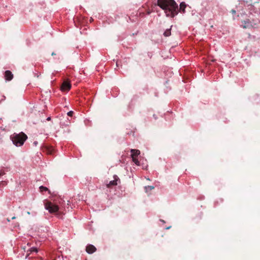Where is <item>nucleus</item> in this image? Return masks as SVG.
Instances as JSON below:
<instances>
[{
    "mask_svg": "<svg viewBox=\"0 0 260 260\" xmlns=\"http://www.w3.org/2000/svg\"><path fill=\"white\" fill-rule=\"evenodd\" d=\"M5 77L6 80L10 81L13 78V75L10 71H6L5 72Z\"/></svg>",
    "mask_w": 260,
    "mask_h": 260,
    "instance_id": "8",
    "label": "nucleus"
},
{
    "mask_svg": "<svg viewBox=\"0 0 260 260\" xmlns=\"http://www.w3.org/2000/svg\"><path fill=\"white\" fill-rule=\"evenodd\" d=\"M52 55H55V53H54V52H52V54H51Z\"/></svg>",
    "mask_w": 260,
    "mask_h": 260,
    "instance_id": "23",
    "label": "nucleus"
},
{
    "mask_svg": "<svg viewBox=\"0 0 260 260\" xmlns=\"http://www.w3.org/2000/svg\"><path fill=\"white\" fill-rule=\"evenodd\" d=\"M157 5L172 18L178 14V5L174 0H157Z\"/></svg>",
    "mask_w": 260,
    "mask_h": 260,
    "instance_id": "1",
    "label": "nucleus"
},
{
    "mask_svg": "<svg viewBox=\"0 0 260 260\" xmlns=\"http://www.w3.org/2000/svg\"><path fill=\"white\" fill-rule=\"evenodd\" d=\"M153 188H154V186H148L145 187V189H146V191L147 190V189L152 190Z\"/></svg>",
    "mask_w": 260,
    "mask_h": 260,
    "instance_id": "17",
    "label": "nucleus"
},
{
    "mask_svg": "<svg viewBox=\"0 0 260 260\" xmlns=\"http://www.w3.org/2000/svg\"><path fill=\"white\" fill-rule=\"evenodd\" d=\"M34 144H35V145H37V142H34Z\"/></svg>",
    "mask_w": 260,
    "mask_h": 260,
    "instance_id": "26",
    "label": "nucleus"
},
{
    "mask_svg": "<svg viewBox=\"0 0 260 260\" xmlns=\"http://www.w3.org/2000/svg\"><path fill=\"white\" fill-rule=\"evenodd\" d=\"M30 252H37L38 249L35 247H32V248H30Z\"/></svg>",
    "mask_w": 260,
    "mask_h": 260,
    "instance_id": "16",
    "label": "nucleus"
},
{
    "mask_svg": "<svg viewBox=\"0 0 260 260\" xmlns=\"http://www.w3.org/2000/svg\"><path fill=\"white\" fill-rule=\"evenodd\" d=\"M73 113H74L73 111H69V112L67 113V114H68V116H73Z\"/></svg>",
    "mask_w": 260,
    "mask_h": 260,
    "instance_id": "19",
    "label": "nucleus"
},
{
    "mask_svg": "<svg viewBox=\"0 0 260 260\" xmlns=\"http://www.w3.org/2000/svg\"><path fill=\"white\" fill-rule=\"evenodd\" d=\"M16 218V217L15 216H13V217H12V219H14Z\"/></svg>",
    "mask_w": 260,
    "mask_h": 260,
    "instance_id": "24",
    "label": "nucleus"
},
{
    "mask_svg": "<svg viewBox=\"0 0 260 260\" xmlns=\"http://www.w3.org/2000/svg\"><path fill=\"white\" fill-rule=\"evenodd\" d=\"M249 26V22H246L245 21H244V25H243V28H246L247 27H248Z\"/></svg>",
    "mask_w": 260,
    "mask_h": 260,
    "instance_id": "18",
    "label": "nucleus"
},
{
    "mask_svg": "<svg viewBox=\"0 0 260 260\" xmlns=\"http://www.w3.org/2000/svg\"><path fill=\"white\" fill-rule=\"evenodd\" d=\"M7 221H8V222H10V219H9V218H7Z\"/></svg>",
    "mask_w": 260,
    "mask_h": 260,
    "instance_id": "25",
    "label": "nucleus"
},
{
    "mask_svg": "<svg viewBox=\"0 0 260 260\" xmlns=\"http://www.w3.org/2000/svg\"><path fill=\"white\" fill-rule=\"evenodd\" d=\"M39 189H40V192H43V191H48L49 193H50V190L48 189V188L46 187H45V186H41L40 187H39Z\"/></svg>",
    "mask_w": 260,
    "mask_h": 260,
    "instance_id": "11",
    "label": "nucleus"
},
{
    "mask_svg": "<svg viewBox=\"0 0 260 260\" xmlns=\"http://www.w3.org/2000/svg\"><path fill=\"white\" fill-rule=\"evenodd\" d=\"M131 152L132 157H137L140 154V150H139L138 149H132L131 150Z\"/></svg>",
    "mask_w": 260,
    "mask_h": 260,
    "instance_id": "9",
    "label": "nucleus"
},
{
    "mask_svg": "<svg viewBox=\"0 0 260 260\" xmlns=\"http://www.w3.org/2000/svg\"><path fill=\"white\" fill-rule=\"evenodd\" d=\"M45 208L48 210L50 213H55L58 210L59 207L56 204H53L50 201H47L45 203Z\"/></svg>",
    "mask_w": 260,
    "mask_h": 260,
    "instance_id": "3",
    "label": "nucleus"
},
{
    "mask_svg": "<svg viewBox=\"0 0 260 260\" xmlns=\"http://www.w3.org/2000/svg\"><path fill=\"white\" fill-rule=\"evenodd\" d=\"M11 139L15 145L21 146L27 139V136L24 133L21 132L19 134L14 133L11 136Z\"/></svg>",
    "mask_w": 260,
    "mask_h": 260,
    "instance_id": "2",
    "label": "nucleus"
},
{
    "mask_svg": "<svg viewBox=\"0 0 260 260\" xmlns=\"http://www.w3.org/2000/svg\"><path fill=\"white\" fill-rule=\"evenodd\" d=\"M47 120H51V117H49L47 118Z\"/></svg>",
    "mask_w": 260,
    "mask_h": 260,
    "instance_id": "21",
    "label": "nucleus"
},
{
    "mask_svg": "<svg viewBox=\"0 0 260 260\" xmlns=\"http://www.w3.org/2000/svg\"><path fill=\"white\" fill-rule=\"evenodd\" d=\"M43 151L47 154L53 155L54 149L52 146H46L44 148Z\"/></svg>",
    "mask_w": 260,
    "mask_h": 260,
    "instance_id": "6",
    "label": "nucleus"
},
{
    "mask_svg": "<svg viewBox=\"0 0 260 260\" xmlns=\"http://www.w3.org/2000/svg\"><path fill=\"white\" fill-rule=\"evenodd\" d=\"M244 2L248 6H252L253 5L252 0H244Z\"/></svg>",
    "mask_w": 260,
    "mask_h": 260,
    "instance_id": "14",
    "label": "nucleus"
},
{
    "mask_svg": "<svg viewBox=\"0 0 260 260\" xmlns=\"http://www.w3.org/2000/svg\"><path fill=\"white\" fill-rule=\"evenodd\" d=\"M133 162L137 166L140 165V162L138 159V158L136 157H132Z\"/></svg>",
    "mask_w": 260,
    "mask_h": 260,
    "instance_id": "13",
    "label": "nucleus"
},
{
    "mask_svg": "<svg viewBox=\"0 0 260 260\" xmlns=\"http://www.w3.org/2000/svg\"><path fill=\"white\" fill-rule=\"evenodd\" d=\"M71 87L70 82L68 80H65L62 83L61 90L63 91H69Z\"/></svg>",
    "mask_w": 260,
    "mask_h": 260,
    "instance_id": "4",
    "label": "nucleus"
},
{
    "mask_svg": "<svg viewBox=\"0 0 260 260\" xmlns=\"http://www.w3.org/2000/svg\"><path fill=\"white\" fill-rule=\"evenodd\" d=\"M171 28L169 29H167L164 33V35L165 37H169V36H171Z\"/></svg>",
    "mask_w": 260,
    "mask_h": 260,
    "instance_id": "12",
    "label": "nucleus"
},
{
    "mask_svg": "<svg viewBox=\"0 0 260 260\" xmlns=\"http://www.w3.org/2000/svg\"><path fill=\"white\" fill-rule=\"evenodd\" d=\"M5 172H4V171L1 170V171H0V176H3V175H5Z\"/></svg>",
    "mask_w": 260,
    "mask_h": 260,
    "instance_id": "20",
    "label": "nucleus"
},
{
    "mask_svg": "<svg viewBox=\"0 0 260 260\" xmlns=\"http://www.w3.org/2000/svg\"><path fill=\"white\" fill-rule=\"evenodd\" d=\"M118 66H119V64H118V62L117 61L116 62V66H117V67H118Z\"/></svg>",
    "mask_w": 260,
    "mask_h": 260,
    "instance_id": "22",
    "label": "nucleus"
},
{
    "mask_svg": "<svg viewBox=\"0 0 260 260\" xmlns=\"http://www.w3.org/2000/svg\"><path fill=\"white\" fill-rule=\"evenodd\" d=\"M114 180L110 181L108 184H107V186L108 188H110L113 186H115L117 184V181L119 180V178L117 175L114 176Z\"/></svg>",
    "mask_w": 260,
    "mask_h": 260,
    "instance_id": "5",
    "label": "nucleus"
},
{
    "mask_svg": "<svg viewBox=\"0 0 260 260\" xmlns=\"http://www.w3.org/2000/svg\"><path fill=\"white\" fill-rule=\"evenodd\" d=\"M96 250L94 246L91 244L88 245L86 247V251L89 254L93 253Z\"/></svg>",
    "mask_w": 260,
    "mask_h": 260,
    "instance_id": "7",
    "label": "nucleus"
},
{
    "mask_svg": "<svg viewBox=\"0 0 260 260\" xmlns=\"http://www.w3.org/2000/svg\"><path fill=\"white\" fill-rule=\"evenodd\" d=\"M186 7V5L184 2H182L180 4L179 10L180 12L184 13L185 12V8Z\"/></svg>",
    "mask_w": 260,
    "mask_h": 260,
    "instance_id": "10",
    "label": "nucleus"
},
{
    "mask_svg": "<svg viewBox=\"0 0 260 260\" xmlns=\"http://www.w3.org/2000/svg\"><path fill=\"white\" fill-rule=\"evenodd\" d=\"M235 11H233V13H235Z\"/></svg>",
    "mask_w": 260,
    "mask_h": 260,
    "instance_id": "27",
    "label": "nucleus"
},
{
    "mask_svg": "<svg viewBox=\"0 0 260 260\" xmlns=\"http://www.w3.org/2000/svg\"><path fill=\"white\" fill-rule=\"evenodd\" d=\"M7 184V182L6 181H2L0 182V186H5Z\"/></svg>",
    "mask_w": 260,
    "mask_h": 260,
    "instance_id": "15",
    "label": "nucleus"
}]
</instances>
